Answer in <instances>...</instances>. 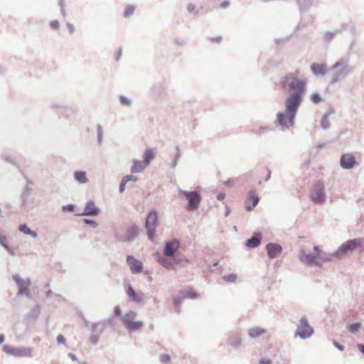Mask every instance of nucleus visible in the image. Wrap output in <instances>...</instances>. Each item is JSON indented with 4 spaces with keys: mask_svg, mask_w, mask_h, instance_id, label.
Here are the masks:
<instances>
[{
    "mask_svg": "<svg viewBox=\"0 0 364 364\" xmlns=\"http://www.w3.org/2000/svg\"><path fill=\"white\" fill-rule=\"evenodd\" d=\"M307 80L299 78L295 73H289L281 78L280 85L288 96L284 101L285 112L277 114L278 124L289 127L294 124L296 113L302 103Z\"/></svg>",
    "mask_w": 364,
    "mask_h": 364,
    "instance_id": "f257e3e1",
    "label": "nucleus"
},
{
    "mask_svg": "<svg viewBox=\"0 0 364 364\" xmlns=\"http://www.w3.org/2000/svg\"><path fill=\"white\" fill-rule=\"evenodd\" d=\"M336 70L332 75L331 84H336L344 80L349 75L353 73L354 68L349 63V57L344 56L337 60L330 68Z\"/></svg>",
    "mask_w": 364,
    "mask_h": 364,
    "instance_id": "f03ea898",
    "label": "nucleus"
},
{
    "mask_svg": "<svg viewBox=\"0 0 364 364\" xmlns=\"http://www.w3.org/2000/svg\"><path fill=\"white\" fill-rule=\"evenodd\" d=\"M357 247L360 248V252L364 250V238L358 237L348 240L342 244L337 251L334 252V255H337L338 259H340L343 255H346L349 252H352Z\"/></svg>",
    "mask_w": 364,
    "mask_h": 364,
    "instance_id": "7ed1b4c3",
    "label": "nucleus"
},
{
    "mask_svg": "<svg viewBox=\"0 0 364 364\" xmlns=\"http://www.w3.org/2000/svg\"><path fill=\"white\" fill-rule=\"evenodd\" d=\"M178 196L185 198L188 201L186 206L188 211L197 210L202 200L201 196L196 191H188L178 189Z\"/></svg>",
    "mask_w": 364,
    "mask_h": 364,
    "instance_id": "20e7f679",
    "label": "nucleus"
},
{
    "mask_svg": "<svg viewBox=\"0 0 364 364\" xmlns=\"http://www.w3.org/2000/svg\"><path fill=\"white\" fill-rule=\"evenodd\" d=\"M158 225V213L157 211L153 210L149 213L145 223L146 234L149 240L151 241H154L156 237L155 232Z\"/></svg>",
    "mask_w": 364,
    "mask_h": 364,
    "instance_id": "39448f33",
    "label": "nucleus"
},
{
    "mask_svg": "<svg viewBox=\"0 0 364 364\" xmlns=\"http://www.w3.org/2000/svg\"><path fill=\"white\" fill-rule=\"evenodd\" d=\"M314 333V328L309 325L306 317H302L295 331V337L299 336L301 339L310 338Z\"/></svg>",
    "mask_w": 364,
    "mask_h": 364,
    "instance_id": "423d86ee",
    "label": "nucleus"
},
{
    "mask_svg": "<svg viewBox=\"0 0 364 364\" xmlns=\"http://www.w3.org/2000/svg\"><path fill=\"white\" fill-rule=\"evenodd\" d=\"M311 200L316 204H322L325 202L326 196L324 191V184L321 182L315 183L311 191Z\"/></svg>",
    "mask_w": 364,
    "mask_h": 364,
    "instance_id": "0eeeda50",
    "label": "nucleus"
},
{
    "mask_svg": "<svg viewBox=\"0 0 364 364\" xmlns=\"http://www.w3.org/2000/svg\"><path fill=\"white\" fill-rule=\"evenodd\" d=\"M155 158V153L152 149L148 148L145 150L142 160H138V173L142 172Z\"/></svg>",
    "mask_w": 364,
    "mask_h": 364,
    "instance_id": "6e6552de",
    "label": "nucleus"
},
{
    "mask_svg": "<svg viewBox=\"0 0 364 364\" xmlns=\"http://www.w3.org/2000/svg\"><path fill=\"white\" fill-rule=\"evenodd\" d=\"M299 259L301 262L308 266H317L319 262H317V253L316 251L311 253H306L304 250H301L299 254Z\"/></svg>",
    "mask_w": 364,
    "mask_h": 364,
    "instance_id": "1a4fd4ad",
    "label": "nucleus"
},
{
    "mask_svg": "<svg viewBox=\"0 0 364 364\" xmlns=\"http://www.w3.org/2000/svg\"><path fill=\"white\" fill-rule=\"evenodd\" d=\"M314 251H316L317 253V262H319V264L317 267H321L323 263L330 262L333 259V258H338L337 255H334V252L332 253L326 252L322 251L319 246L315 245L314 247Z\"/></svg>",
    "mask_w": 364,
    "mask_h": 364,
    "instance_id": "9d476101",
    "label": "nucleus"
},
{
    "mask_svg": "<svg viewBox=\"0 0 364 364\" xmlns=\"http://www.w3.org/2000/svg\"><path fill=\"white\" fill-rule=\"evenodd\" d=\"M3 350L8 354H11L15 356H31V350L30 348H15L9 346H4Z\"/></svg>",
    "mask_w": 364,
    "mask_h": 364,
    "instance_id": "9b49d317",
    "label": "nucleus"
},
{
    "mask_svg": "<svg viewBox=\"0 0 364 364\" xmlns=\"http://www.w3.org/2000/svg\"><path fill=\"white\" fill-rule=\"evenodd\" d=\"M180 247V242L177 239L167 241L164 249V254L166 257L173 255Z\"/></svg>",
    "mask_w": 364,
    "mask_h": 364,
    "instance_id": "f8f14e48",
    "label": "nucleus"
},
{
    "mask_svg": "<svg viewBox=\"0 0 364 364\" xmlns=\"http://www.w3.org/2000/svg\"><path fill=\"white\" fill-rule=\"evenodd\" d=\"M14 279L18 287V293L20 294H28V287L31 284L30 280H24L18 274L14 275Z\"/></svg>",
    "mask_w": 364,
    "mask_h": 364,
    "instance_id": "ddd939ff",
    "label": "nucleus"
},
{
    "mask_svg": "<svg viewBox=\"0 0 364 364\" xmlns=\"http://www.w3.org/2000/svg\"><path fill=\"white\" fill-rule=\"evenodd\" d=\"M340 164L343 168L350 169L355 164V159L350 154H343L341 157Z\"/></svg>",
    "mask_w": 364,
    "mask_h": 364,
    "instance_id": "4468645a",
    "label": "nucleus"
},
{
    "mask_svg": "<svg viewBox=\"0 0 364 364\" xmlns=\"http://www.w3.org/2000/svg\"><path fill=\"white\" fill-rule=\"evenodd\" d=\"M267 255L269 258H274L282 251V247L277 243H268L266 245Z\"/></svg>",
    "mask_w": 364,
    "mask_h": 364,
    "instance_id": "2eb2a0df",
    "label": "nucleus"
},
{
    "mask_svg": "<svg viewBox=\"0 0 364 364\" xmlns=\"http://www.w3.org/2000/svg\"><path fill=\"white\" fill-rule=\"evenodd\" d=\"M228 343L234 349L237 350L242 346V338L239 333H232L230 335Z\"/></svg>",
    "mask_w": 364,
    "mask_h": 364,
    "instance_id": "dca6fc26",
    "label": "nucleus"
},
{
    "mask_svg": "<svg viewBox=\"0 0 364 364\" xmlns=\"http://www.w3.org/2000/svg\"><path fill=\"white\" fill-rule=\"evenodd\" d=\"M262 240V234L259 232H255L252 237L245 242L246 247L249 248H255L258 247Z\"/></svg>",
    "mask_w": 364,
    "mask_h": 364,
    "instance_id": "f3484780",
    "label": "nucleus"
},
{
    "mask_svg": "<svg viewBox=\"0 0 364 364\" xmlns=\"http://www.w3.org/2000/svg\"><path fill=\"white\" fill-rule=\"evenodd\" d=\"M135 317V314L134 312L127 314L124 317V323L128 329L135 330L136 328Z\"/></svg>",
    "mask_w": 364,
    "mask_h": 364,
    "instance_id": "a211bd4d",
    "label": "nucleus"
},
{
    "mask_svg": "<svg viewBox=\"0 0 364 364\" xmlns=\"http://www.w3.org/2000/svg\"><path fill=\"white\" fill-rule=\"evenodd\" d=\"M311 70L316 76L324 75L327 73V67L323 63H312L311 65Z\"/></svg>",
    "mask_w": 364,
    "mask_h": 364,
    "instance_id": "6ab92c4d",
    "label": "nucleus"
},
{
    "mask_svg": "<svg viewBox=\"0 0 364 364\" xmlns=\"http://www.w3.org/2000/svg\"><path fill=\"white\" fill-rule=\"evenodd\" d=\"M99 213V209L95 206L93 201L87 202L85 208L82 215H97Z\"/></svg>",
    "mask_w": 364,
    "mask_h": 364,
    "instance_id": "aec40b11",
    "label": "nucleus"
},
{
    "mask_svg": "<svg viewBox=\"0 0 364 364\" xmlns=\"http://www.w3.org/2000/svg\"><path fill=\"white\" fill-rule=\"evenodd\" d=\"M266 330L263 328L255 326L248 329V336L250 338H257L266 333Z\"/></svg>",
    "mask_w": 364,
    "mask_h": 364,
    "instance_id": "412c9836",
    "label": "nucleus"
},
{
    "mask_svg": "<svg viewBox=\"0 0 364 364\" xmlns=\"http://www.w3.org/2000/svg\"><path fill=\"white\" fill-rule=\"evenodd\" d=\"M314 0H296L300 12H305L308 11L313 4Z\"/></svg>",
    "mask_w": 364,
    "mask_h": 364,
    "instance_id": "4be33fe9",
    "label": "nucleus"
},
{
    "mask_svg": "<svg viewBox=\"0 0 364 364\" xmlns=\"http://www.w3.org/2000/svg\"><path fill=\"white\" fill-rule=\"evenodd\" d=\"M345 25H342L339 28H336L333 31H327L325 33L323 38L326 42H330L337 34L342 32L345 28Z\"/></svg>",
    "mask_w": 364,
    "mask_h": 364,
    "instance_id": "5701e85b",
    "label": "nucleus"
},
{
    "mask_svg": "<svg viewBox=\"0 0 364 364\" xmlns=\"http://www.w3.org/2000/svg\"><path fill=\"white\" fill-rule=\"evenodd\" d=\"M157 261L159 263L167 269H171L173 268V262L171 259H168L165 257L158 255Z\"/></svg>",
    "mask_w": 364,
    "mask_h": 364,
    "instance_id": "b1692460",
    "label": "nucleus"
},
{
    "mask_svg": "<svg viewBox=\"0 0 364 364\" xmlns=\"http://www.w3.org/2000/svg\"><path fill=\"white\" fill-rule=\"evenodd\" d=\"M179 294L183 299H196L198 296V294L193 290L192 288L181 290Z\"/></svg>",
    "mask_w": 364,
    "mask_h": 364,
    "instance_id": "393cba45",
    "label": "nucleus"
},
{
    "mask_svg": "<svg viewBox=\"0 0 364 364\" xmlns=\"http://www.w3.org/2000/svg\"><path fill=\"white\" fill-rule=\"evenodd\" d=\"M184 299L179 294L177 296L173 298V304L175 311L178 314L181 312V304Z\"/></svg>",
    "mask_w": 364,
    "mask_h": 364,
    "instance_id": "a878e982",
    "label": "nucleus"
},
{
    "mask_svg": "<svg viewBox=\"0 0 364 364\" xmlns=\"http://www.w3.org/2000/svg\"><path fill=\"white\" fill-rule=\"evenodd\" d=\"M329 115V112L325 113L321 120V125L323 129H328L330 127L331 124L328 119Z\"/></svg>",
    "mask_w": 364,
    "mask_h": 364,
    "instance_id": "bb28decb",
    "label": "nucleus"
},
{
    "mask_svg": "<svg viewBox=\"0 0 364 364\" xmlns=\"http://www.w3.org/2000/svg\"><path fill=\"white\" fill-rule=\"evenodd\" d=\"M248 199L252 200L253 207H255L259 200V197L257 196L256 191L255 190L250 191L248 193Z\"/></svg>",
    "mask_w": 364,
    "mask_h": 364,
    "instance_id": "cd10ccee",
    "label": "nucleus"
},
{
    "mask_svg": "<svg viewBox=\"0 0 364 364\" xmlns=\"http://www.w3.org/2000/svg\"><path fill=\"white\" fill-rule=\"evenodd\" d=\"M75 178L80 183H84L87 181L86 173L84 171H76L75 173Z\"/></svg>",
    "mask_w": 364,
    "mask_h": 364,
    "instance_id": "c85d7f7f",
    "label": "nucleus"
},
{
    "mask_svg": "<svg viewBox=\"0 0 364 364\" xmlns=\"http://www.w3.org/2000/svg\"><path fill=\"white\" fill-rule=\"evenodd\" d=\"M127 262L130 266L131 270L133 273L136 272V260L131 256L127 257Z\"/></svg>",
    "mask_w": 364,
    "mask_h": 364,
    "instance_id": "c756f323",
    "label": "nucleus"
},
{
    "mask_svg": "<svg viewBox=\"0 0 364 364\" xmlns=\"http://www.w3.org/2000/svg\"><path fill=\"white\" fill-rule=\"evenodd\" d=\"M222 279L227 282H235L237 279V274L232 273L228 275H224L222 277Z\"/></svg>",
    "mask_w": 364,
    "mask_h": 364,
    "instance_id": "7c9ffc66",
    "label": "nucleus"
},
{
    "mask_svg": "<svg viewBox=\"0 0 364 364\" xmlns=\"http://www.w3.org/2000/svg\"><path fill=\"white\" fill-rule=\"evenodd\" d=\"M176 156L173 159V161L171 164L172 168H175L176 166L178 161L181 156V149H180L179 146H176Z\"/></svg>",
    "mask_w": 364,
    "mask_h": 364,
    "instance_id": "2f4dec72",
    "label": "nucleus"
},
{
    "mask_svg": "<svg viewBox=\"0 0 364 364\" xmlns=\"http://www.w3.org/2000/svg\"><path fill=\"white\" fill-rule=\"evenodd\" d=\"M360 323H353L348 326V329L351 333H355L360 328Z\"/></svg>",
    "mask_w": 364,
    "mask_h": 364,
    "instance_id": "473e14b6",
    "label": "nucleus"
},
{
    "mask_svg": "<svg viewBox=\"0 0 364 364\" xmlns=\"http://www.w3.org/2000/svg\"><path fill=\"white\" fill-rule=\"evenodd\" d=\"M311 100L314 104H318L322 101V98L318 92H314L311 95Z\"/></svg>",
    "mask_w": 364,
    "mask_h": 364,
    "instance_id": "72a5a7b5",
    "label": "nucleus"
},
{
    "mask_svg": "<svg viewBox=\"0 0 364 364\" xmlns=\"http://www.w3.org/2000/svg\"><path fill=\"white\" fill-rule=\"evenodd\" d=\"M20 231L24 232L25 234H30L33 237L36 236L35 232H33L26 225H22L19 227Z\"/></svg>",
    "mask_w": 364,
    "mask_h": 364,
    "instance_id": "f704fd0d",
    "label": "nucleus"
},
{
    "mask_svg": "<svg viewBox=\"0 0 364 364\" xmlns=\"http://www.w3.org/2000/svg\"><path fill=\"white\" fill-rule=\"evenodd\" d=\"M134 11H135L134 6H127L124 12V16L129 17V16L134 14Z\"/></svg>",
    "mask_w": 364,
    "mask_h": 364,
    "instance_id": "c9c22d12",
    "label": "nucleus"
},
{
    "mask_svg": "<svg viewBox=\"0 0 364 364\" xmlns=\"http://www.w3.org/2000/svg\"><path fill=\"white\" fill-rule=\"evenodd\" d=\"M132 176H126L123 181L121 182L120 183V186H119V191L120 192H123L124 191V186H125V184L127 182L129 181L132 180Z\"/></svg>",
    "mask_w": 364,
    "mask_h": 364,
    "instance_id": "e433bc0d",
    "label": "nucleus"
},
{
    "mask_svg": "<svg viewBox=\"0 0 364 364\" xmlns=\"http://www.w3.org/2000/svg\"><path fill=\"white\" fill-rule=\"evenodd\" d=\"M160 361L164 364H169L171 362V357L168 354H162L159 358Z\"/></svg>",
    "mask_w": 364,
    "mask_h": 364,
    "instance_id": "4c0bfd02",
    "label": "nucleus"
},
{
    "mask_svg": "<svg viewBox=\"0 0 364 364\" xmlns=\"http://www.w3.org/2000/svg\"><path fill=\"white\" fill-rule=\"evenodd\" d=\"M136 234V231L134 228H132L130 230H128V233L127 236V240H129L133 238H134L135 235Z\"/></svg>",
    "mask_w": 364,
    "mask_h": 364,
    "instance_id": "58836bf2",
    "label": "nucleus"
},
{
    "mask_svg": "<svg viewBox=\"0 0 364 364\" xmlns=\"http://www.w3.org/2000/svg\"><path fill=\"white\" fill-rule=\"evenodd\" d=\"M120 102L123 105H129L131 103V101L125 97H121Z\"/></svg>",
    "mask_w": 364,
    "mask_h": 364,
    "instance_id": "ea45409f",
    "label": "nucleus"
},
{
    "mask_svg": "<svg viewBox=\"0 0 364 364\" xmlns=\"http://www.w3.org/2000/svg\"><path fill=\"white\" fill-rule=\"evenodd\" d=\"M127 294L129 295V296L130 298H132L133 300L135 299V294H134V291L133 290V289L129 287L127 289Z\"/></svg>",
    "mask_w": 364,
    "mask_h": 364,
    "instance_id": "a19ab883",
    "label": "nucleus"
},
{
    "mask_svg": "<svg viewBox=\"0 0 364 364\" xmlns=\"http://www.w3.org/2000/svg\"><path fill=\"white\" fill-rule=\"evenodd\" d=\"M50 26L53 29H58L59 28V22L58 21H53L50 23Z\"/></svg>",
    "mask_w": 364,
    "mask_h": 364,
    "instance_id": "79ce46f5",
    "label": "nucleus"
},
{
    "mask_svg": "<svg viewBox=\"0 0 364 364\" xmlns=\"http://www.w3.org/2000/svg\"><path fill=\"white\" fill-rule=\"evenodd\" d=\"M84 221L86 224L92 225L94 228H96L97 226V223H95V221H93L92 220L85 219Z\"/></svg>",
    "mask_w": 364,
    "mask_h": 364,
    "instance_id": "37998d69",
    "label": "nucleus"
},
{
    "mask_svg": "<svg viewBox=\"0 0 364 364\" xmlns=\"http://www.w3.org/2000/svg\"><path fill=\"white\" fill-rule=\"evenodd\" d=\"M333 346H334L336 348H338L339 350L343 351V350H344V347H343V346H342L341 344H340V343H338L337 341H333Z\"/></svg>",
    "mask_w": 364,
    "mask_h": 364,
    "instance_id": "c03bdc74",
    "label": "nucleus"
},
{
    "mask_svg": "<svg viewBox=\"0 0 364 364\" xmlns=\"http://www.w3.org/2000/svg\"><path fill=\"white\" fill-rule=\"evenodd\" d=\"M57 341L58 343L65 344V338L63 335H58L57 337Z\"/></svg>",
    "mask_w": 364,
    "mask_h": 364,
    "instance_id": "a18cd8bd",
    "label": "nucleus"
},
{
    "mask_svg": "<svg viewBox=\"0 0 364 364\" xmlns=\"http://www.w3.org/2000/svg\"><path fill=\"white\" fill-rule=\"evenodd\" d=\"M173 42L176 45H178V46H183L185 43L184 40L181 39V38H176L173 40Z\"/></svg>",
    "mask_w": 364,
    "mask_h": 364,
    "instance_id": "49530a36",
    "label": "nucleus"
},
{
    "mask_svg": "<svg viewBox=\"0 0 364 364\" xmlns=\"http://www.w3.org/2000/svg\"><path fill=\"white\" fill-rule=\"evenodd\" d=\"M259 129L261 132H268L272 130L269 127L266 126H261Z\"/></svg>",
    "mask_w": 364,
    "mask_h": 364,
    "instance_id": "de8ad7c7",
    "label": "nucleus"
},
{
    "mask_svg": "<svg viewBox=\"0 0 364 364\" xmlns=\"http://www.w3.org/2000/svg\"><path fill=\"white\" fill-rule=\"evenodd\" d=\"M272 361L269 359L262 358L259 361V364H271Z\"/></svg>",
    "mask_w": 364,
    "mask_h": 364,
    "instance_id": "09e8293b",
    "label": "nucleus"
},
{
    "mask_svg": "<svg viewBox=\"0 0 364 364\" xmlns=\"http://www.w3.org/2000/svg\"><path fill=\"white\" fill-rule=\"evenodd\" d=\"M230 6V2L228 1H224L220 4V8L227 9Z\"/></svg>",
    "mask_w": 364,
    "mask_h": 364,
    "instance_id": "8fccbe9b",
    "label": "nucleus"
},
{
    "mask_svg": "<svg viewBox=\"0 0 364 364\" xmlns=\"http://www.w3.org/2000/svg\"><path fill=\"white\" fill-rule=\"evenodd\" d=\"M187 10L188 12L191 13L195 11V6L193 4H189L187 6Z\"/></svg>",
    "mask_w": 364,
    "mask_h": 364,
    "instance_id": "3c124183",
    "label": "nucleus"
},
{
    "mask_svg": "<svg viewBox=\"0 0 364 364\" xmlns=\"http://www.w3.org/2000/svg\"><path fill=\"white\" fill-rule=\"evenodd\" d=\"M225 197V194L224 193H219L217 196V199L218 200H223Z\"/></svg>",
    "mask_w": 364,
    "mask_h": 364,
    "instance_id": "603ef678",
    "label": "nucleus"
},
{
    "mask_svg": "<svg viewBox=\"0 0 364 364\" xmlns=\"http://www.w3.org/2000/svg\"><path fill=\"white\" fill-rule=\"evenodd\" d=\"M143 270V264L138 260V274L141 273Z\"/></svg>",
    "mask_w": 364,
    "mask_h": 364,
    "instance_id": "864d4df0",
    "label": "nucleus"
},
{
    "mask_svg": "<svg viewBox=\"0 0 364 364\" xmlns=\"http://www.w3.org/2000/svg\"><path fill=\"white\" fill-rule=\"evenodd\" d=\"M68 28L69 32L70 33H73L74 32V31H75L74 26L73 25H71V24H68Z\"/></svg>",
    "mask_w": 364,
    "mask_h": 364,
    "instance_id": "5fc2aeb1",
    "label": "nucleus"
},
{
    "mask_svg": "<svg viewBox=\"0 0 364 364\" xmlns=\"http://www.w3.org/2000/svg\"><path fill=\"white\" fill-rule=\"evenodd\" d=\"M358 348L360 351L364 355V344H358Z\"/></svg>",
    "mask_w": 364,
    "mask_h": 364,
    "instance_id": "6e6d98bb",
    "label": "nucleus"
},
{
    "mask_svg": "<svg viewBox=\"0 0 364 364\" xmlns=\"http://www.w3.org/2000/svg\"><path fill=\"white\" fill-rule=\"evenodd\" d=\"M143 296H144V294L141 292L138 291V297H137L138 303H139L141 301L143 300V298H142Z\"/></svg>",
    "mask_w": 364,
    "mask_h": 364,
    "instance_id": "4d7b16f0",
    "label": "nucleus"
},
{
    "mask_svg": "<svg viewBox=\"0 0 364 364\" xmlns=\"http://www.w3.org/2000/svg\"><path fill=\"white\" fill-rule=\"evenodd\" d=\"M63 210L72 211L73 209V207L72 205H68V206H64L63 208Z\"/></svg>",
    "mask_w": 364,
    "mask_h": 364,
    "instance_id": "13d9d810",
    "label": "nucleus"
},
{
    "mask_svg": "<svg viewBox=\"0 0 364 364\" xmlns=\"http://www.w3.org/2000/svg\"><path fill=\"white\" fill-rule=\"evenodd\" d=\"M222 38L220 36H218L215 38H213L212 40L216 41L217 43H220L221 41Z\"/></svg>",
    "mask_w": 364,
    "mask_h": 364,
    "instance_id": "bf43d9fd",
    "label": "nucleus"
},
{
    "mask_svg": "<svg viewBox=\"0 0 364 364\" xmlns=\"http://www.w3.org/2000/svg\"><path fill=\"white\" fill-rule=\"evenodd\" d=\"M270 177H271V171H270V170H268L267 175L265 178V181H268L270 179Z\"/></svg>",
    "mask_w": 364,
    "mask_h": 364,
    "instance_id": "052dcab7",
    "label": "nucleus"
},
{
    "mask_svg": "<svg viewBox=\"0 0 364 364\" xmlns=\"http://www.w3.org/2000/svg\"><path fill=\"white\" fill-rule=\"evenodd\" d=\"M4 341V336L3 335H0V344H1Z\"/></svg>",
    "mask_w": 364,
    "mask_h": 364,
    "instance_id": "680f3d73",
    "label": "nucleus"
},
{
    "mask_svg": "<svg viewBox=\"0 0 364 364\" xmlns=\"http://www.w3.org/2000/svg\"><path fill=\"white\" fill-rule=\"evenodd\" d=\"M143 326V323L141 321H138V329H139Z\"/></svg>",
    "mask_w": 364,
    "mask_h": 364,
    "instance_id": "e2e57ef3",
    "label": "nucleus"
},
{
    "mask_svg": "<svg viewBox=\"0 0 364 364\" xmlns=\"http://www.w3.org/2000/svg\"><path fill=\"white\" fill-rule=\"evenodd\" d=\"M245 208L247 211H250L252 209V206L250 205H247Z\"/></svg>",
    "mask_w": 364,
    "mask_h": 364,
    "instance_id": "0e129e2a",
    "label": "nucleus"
},
{
    "mask_svg": "<svg viewBox=\"0 0 364 364\" xmlns=\"http://www.w3.org/2000/svg\"><path fill=\"white\" fill-rule=\"evenodd\" d=\"M218 264H219V261L218 260V261L215 262L213 264V267H217V266L218 265Z\"/></svg>",
    "mask_w": 364,
    "mask_h": 364,
    "instance_id": "69168bd1",
    "label": "nucleus"
},
{
    "mask_svg": "<svg viewBox=\"0 0 364 364\" xmlns=\"http://www.w3.org/2000/svg\"><path fill=\"white\" fill-rule=\"evenodd\" d=\"M324 146H325V144H324V143H323V144H319V145H318V149H321V148H323Z\"/></svg>",
    "mask_w": 364,
    "mask_h": 364,
    "instance_id": "338daca9",
    "label": "nucleus"
},
{
    "mask_svg": "<svg viewBox=\"0 0 364 364\" xmlns=\"http://www.w3.org/2000/svg\"><path fill=\"white\" fill-rule=\"evenodd\" d=\"M225 185H229V181H225Z\"/></svg>",
    "mask_w": 364,
    "mask_h": 364,
    "instance_id": "774afa93",
    "label": "nucleus"
}]
</instances>
